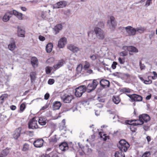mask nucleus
I'll list each match as a JSON object with an SVG mask.
<instances>
[{
    "label": "nucleus",
    "mask_w": 157,
    "mask_h": 157,
    "mask_svg": "<svg viewBox=\"0 0 157 157\" xmlns=\"http://www.w3.org/2000/svg\"><path fill=\"white\" fill-rule=\"evenodd\" d=\"M150 155V151H146L144 153L142 157H149Z\"/></svg>",
    "instance_id": "obj_41"
},
{
    "label": "nucleus",
    "mask_w": 157,
    "mask_h": 157,
    "mask_svg": "<svg viewBox=\"0 0 157 157\" xmlns=\"http://www.w3.org/2000/svg\"><path fill=\"white\" fill-rule=\"evenodd\" d=\"M11 11H7L4 15L2 20L4 22H7L9 20L10 18L12 16Z\"/></svg>",
    "instance_id": "obj_9"
},
{
    "label": "nucleus",
    "mask_w": 157,
    "mask_h": 157,
    "mask_svg": "<svg viewBox=\"0 0 157 157\" xmlns=\"http://www.w3.org/2000/svg\"><path fill=\"white\" fill-rule=\"evenodd\" d=\"M99 79H94L91 83L88 84L86 88L88 92L90 93L95 89L99 84Z\"/></svg>",
    "instance_id": "obj_2"
},
{
    "label": "nucleus",
    "mask_w": 157,
    "mask_h": 157,
    "mask_svg": "<svg viewBox=\"0 0 157 157\" xmlns=\"http://www.w3.org/2000/svg\"><path fill=\"white\" fill-rule=\"evenodd\" d=\"M8 95L7 94H5L2 95L1 97H2V98H3L5 99H6L8 97Z\"/></svg>",
    "instance_id": "obj_57"
},
{
    "label": "nucleus",
    "mask_w": 157,
    "mask_h": 157,
    "mask_svg": "<svg viewBox=\"0 0 157 157\" xmlns=\"http://www.w3.org/2000/svg\"><path fill=\"white\" fill-rule=\"evenodd\" d=\"M9 149L6 148L3 150L1 152V155L3 156V157L6 156L9 153Z\"/></svg>",
    "instance_id": "obj_32"
},
{
    "label": "nucleus",
    "mask_w": 157,
    "mask_h": 157,
    "mask_svg": "<svg viewBox=\"0 0 157 157\" xmlns=\"http://www.w3.org/2000/svg\"><path fill=\"white\" fill-rule=\"evenodd\" d=\"M86 86H81L75 89V95L77 97H80L82 94L86 91Z\"/></svg>",
    "instance_id": "obj_3"
},
{
    "label": "nucleus",
    "mask_w": 157,
    "mask_h": 157,
    "mask_svg": "<svg viewBox=\"0 0 157 157\" xmlns=\"http://www.w3.org/2000/svg\"><path fill=\"white\" fill-rule=\"evenodd\" d=\"M99 83L101 86L103 88L109 87V81L106 79H102L99 81Z\"/></svg>",
    "instance_id": "obj_8"
},
{
    "label": "nucleus",
    "mask_w": 157,
    "mask_h": 157,
    "mask_svg": "<svg viewBox=\"0 0 157 157\" xmlns=\"http://www.w3.org/2000/svg\"><path fill=\"white\" fill-rule=\"evenodd\" d=\"M39 40L41 41H43L45 40V37L42 36L40 35L39 36Z\"/></svg>",
    "instance_id": "obj_54"
},
{
    "label": "nucleus",
    "mask_w": 157,
    "mask_h": 157,
    "mask_svg": "<svg viewBox=\"0 0 157 157\" xmlns=\"http://www.w3.org/2000/svg\"><path fill=\"white\" fill-rule=\"evenodd\" d=\"M89 102L86 101H84L83 102V104L84 106H86V105H89Z\"/></svg>",
    "instance_id": "obj_63"
},
{
    "label": "nucleus",
    "mask_w": 157,
    "mask_h": 157,
    "mask_svg": "<svg viewBox=\"0 0 157 157\" xmlns=\"http://www.w3.org/2000/svg\"><path fill=\"white\" fill-rule=\"evenodd\" d=\"M12 15L13 14L16 16L19 20H21L23 19V14L21 13H20L17 11L15 10H13L11 11Z\"/></svg>",
    "instance_id": "obj_11"
},
{
    "label": "nucleus",
    "mask_w": 157,
    "mask_h": 157,
    "mask_svg": "<svg viewBox=\"0 0 157 157\" xmlns=\"http://www.w3.org/2000/svg\"><path fill=\"white\" fill-rule=\"evenodd\" d=\"M29 148V145L28 144L25 143L23 145L22 150L24 151H26L28 150Z\"/></svg>",
    "instance_id": "obj_39"
},
{
    "label": "nucleus",
    "mask_w": 157,
    "mask_h": 157,
    "mask_svg": "<svg viewBox=\"0 0 157 157\" xmlns=\"http://www.w3.org/2000/svg\"><path fill=\"white\" fill-rule=\"evenodd\" d=\"M25 31V30H18L17 34L19 36L24 37Z\"/></svg>",
    "instance_id": "obj_34"
},
{
    "label": "nucleus",
    "mask_w": 157,
    "mask_h": 157,
    "mask_svg": "<svg viewBox=\"0 0 157 157\" xmlns=\"http://www.w3.org/2000/svg\"><path fill=\"white\" fill-rule=\"evenodd\" d=\"M128 48V51H129V54L130 55L132 54V52H138V49L135 47L130 46Z\"/></svg>",
    "instance_id": "obj_27"
},
{
    "label": "nucleus",
    "mask_w": 157,
    "mask_h": 157,
    "mask_svg": "<svg viewBox=\"0 0 157 157\" xmlns=\"http://www.w3.org/2000/svg\"><path fill=\"white\" fill-rule=\"evenodd\" d=\"M65 63V62L64 60L61 59L56 64L54 65V68L56 69H57L63 66Z\"/></svg>",
    "instance_id": "obj_19"
},
{
    "label": "nucleus",
    "mask_w": 157,
    "mask_h": 157,
    "mask_svg": "<svg viewBox=\"0 0 157 157\" xmlns=\"http://www.w3.org/2000/svg\"><path fill=\"white\" fill-rule=\"evenodd\" d=\"M82 71L84 72L83 74H84L85 75H88L93 73V71L91 69H88L82 70Z\"/></svg>",
    "instance_id": "obj_33"
},
{
    "label": "nucleus",
    "mask_w": 157,
    "mask_h": 157,
    "mask_svg": "<svg viewBox=\"0 0 157 157\" xmlns=\"http://www.w3.org/2000/svg\"><path fill=\"white\" fill-rule=\"evenodd\" d=\"M90 66V64L87 61H85L84 63V64L83 67H82V70L86 69H89Z\"/></svg>",
    "instance_id": "obj_37"
},
{
    "label": "nucleus",
    "mask_w": 157,
    "mask_h": 157,
    "mask_svg": "<svg viewBox=\"0 0 157 157\" xmlns=\"http://www.w3.org/2000/svg\"><path fill=\"white\" fill-rule=\"evenodd\" d=\"M133 121H135V122L133 123L134 125H142L144 124V121L141 120V119L139 118L138 120H135Z\"/></svg>",
    "instance_id": "obj_29"
},
{
    "label": "nucleus",
    "mask_w": 157,
    "mask_h": 157,
    "mask_svg": "<svg viewBox=\"0 0 157 157\" xmlns=\"http://www.w3.org/2000/svg\"><path fill=\"white\" fill-rule=\"evenodd\" d=\"M105 22L104 21H100L98 23V26L100 28H98V29H101V28H103L104 26Z\"/></svg>",
    "instance_id": "obj_38"
},
{
    "label": "nucleus",
    "mask_w": 157,
    "mask_h": 157,
    "mask_svg": "<svg viewBox=\"0 0 157 157\" xmlns=\"http://www.w3.org/2000/svg\"><path fill=\"white\" fill-rule=\"evenodd\" d=\"M61 98L63 102L69 103L73 99V96L71 94H65L61 97Z\"/></svg>",
    "instance_id": "obj_6"
},
{
    "label": "nucleus",
    "mask_w": 157,
    "mask_h": 157,
    "mask_svg": "<svg viewBox=\"0 0 157 157\" xmlns=\"http://www.w3.org/2000/svg\"><path fill=\"white\" fill-rule=\"evenodd\" d=\"M127 96L130 98L132 101H142L143 99L142 97L141 96L136 94L132 95L128 94Z\"/></svg>",
    "instance_id": "obj_7"
},
{
    "label": "nucleus",
    "mask_w": 157,
    "mask_h": 157,
    "mask_svg": "<svg viewBox=\"0 0 157 157\" xmlns=\"http://www.w3.org/2000/svg\"><path fill=\"white\" fill-rule=\"evenodd\" d=\"M118 147L119 149L122 152H125L129 147V144L125 140H121L119 142Z\"/></svg>",
    "instance_id": "obj_1"
},
{
    "label": "nucleus",
    "mask_w": 157,
    "mask_h": 157,
    "mask_svg": "<svg viewBox=\"0 0 157 157\" xmlns=\"http://www.w3.org/2000/svg\"><path fill=\"white\" fill-rule=\"evenodd\" d=\"M38 123L41 125H44L47 123L46 118L44 117H40L38 119Z\"/></svg>",
    "instance_id": "obj_20"
},
{
    "label": "nucleus",
    "mask_w": 157,
    "mask_h": 157,
    "mask_svg": "<svg viewBox=\"0 0 157 157\" xmlns=\"http://www.w3.org/2000/svg\"><path fill=\"white\" fill-rule=\"evenodd\" d=\"M90 58L93 60H94L96 59V57L95 55H93L90 56Z\"/></svg>",
    "instance_id": "obj_58"
},
{
    "label": "nucleus",
    "mask_w": 157,
    "mask_h": 157,
    "mask_svg": "<svg viewBox=\"0 0 157 157\" xmlns=\"http://www.w3.org/2000/svg\"><path fill=\"white\" fill-rule=\"evenodd\" d=\"M38 60L37 58L33 57H32L31 59V63L34 67H36L38 65Z\"/></svg>",
    "instance_id": "obj_23"
},
{
    "label": "nucleus",
    "mask_w": 157,
    "mask_h": 157,
    "mask_svg": "<svg viewBox=\"0 0 157 157\" xmlns=\"http://www.w3.org/2000/svg\"><path fill=\"white\" fill-rule=\"evenodd\" d=\"M55 82V80L53 79H49L48 81V83L49 85H52Z\"/></svg>",
    "instance_id": "obj_47"
},
{
    "label": "nucleus",
    "mask_w": 157,
    "mask_h": 157,
    "mask_svg": "<svg viewBox=\"0 0 157 157\" xmlns=\"http://www.w3.org/2000/svg\"><path fill=\"white\" fill-rule=\"evenodd\" d=\"M99 135L100 138H102L104 141H106L107 139H109V136H107L106 134L103 133L101 132H99Z\"/></svg>",
    "instance_id": "obj_26"
},
{
    "label": "nucleus",
    "mask_w": 157,
    "mask_h": 157,
    "mask_svg": "<svg viewBox=\"0 0 157 157\" xmlns=\"http://www.w3.org/2000/svg\"><path fill=\"white\" fill-rule=\"evenodd\" d=\"M21 130V127H19L14 131V133L13 134V137L15 139H17L19 137L20 135Z\"/></svg>",
    "instance_id": "obj_17"
},
{
    "label": "nucleus",
    "mask_w": 157,
    "mask_h": 157,
    "mask_svg": "<svg viewBox=\"0 0 157 157\" xmlns=\"http://www.w3.org/2000/svg\"><path fill=\"white\" fill-rule=\"evenodd\" d=\"M113 101L114 103L117 104L120 101V99L118 96H113Z\"/></svg>",
    "instance_id": "obj_31"
},
{
    "label": "nucleus",
    "mask_w": 157,
    "mask_h": 157,
    "mask_svg": "<svg viewBox=\"0 0 157 157\" xmlns=\"http://www.w3.org/2000/svg\"><path fill=\"white\" fill-rule=\"evenodd\" d=\"M107 25L110 29H114L117 26V23L114 17L112 16L110 17L107 21Z\"/></svg>",
    "instance_id": "obj_4"
},
{
    "label": "nucleus",
    "mask_w": 157,
    "mask_h": 157,
    "mask_svg": "<svg viewBox=\"0 0 157 157\" xmlns=\"http://www.w3.org/2000/svg\"><path fill=\"white\" fill-rule=\"evenodd\" d=\"M152 73L154 75L153 76H152L151 77V78L153 79H155L157 77V74L154 71H153Z\"/></svg>",
    "instance_id": "obj_51"
},
{
    "label": "nucleus",
    "mask_w": 157,
    "mask_h": 157,
    "mask_svg": "<svg viewBox=\"0 0 157 157\" xmlns=\"http://www.w3.org/2000/svg\"><path fill=\"white\" fill-rule=\"evenodd\" d=\"M148 79L144 80V83L146 84H150L151 83L152 81L151 80L149 79V77H148Z\"/></svg>",
    "instance_id": "obj_44"
},
{
    "label": "nucleus",
    "mask_w": 157,
    "mask_h": 157,
    "mask_svg": "<svg viewBox=\"0 0 157 157\" xmlns=\"http://www.w3.org/2000/svg\"><path fill=\"white\" fill-rule=\"evenodd\" d=\"M123 152L121 151H116L114 155L115 157H124V155Z\"/></svg>",
    "instance_id": "obj_30"
},
{
    "label": "nucleus",
    "mask_w": 157,
    "mask_h": 157,
    "mask_svg": "<svg viewBox=\"0 0 157 157\" xmlns=\"http://www.w3.org/2000/svg\"><path fill=\"white\" fill-rule=\"evenodd\" d=\"M5 99L2 98V97H0V104H2L4 102Z\"/></svg>",
    "instance_id": "obj_59"
},
{
    "label": "nucleus",
    "mask_w": 157,
    "mask_h": 157,
    "mask_svg": "<svg viewBox=\"0 0 157 157\" xmlns=\"http://www.w3.org/2000/svg\"><path fill=\"white\" fill-rule=\"evenodd\" d=\"M93 31L96 34L98 39H103L104 38V34L103 30H94Z\"/></svg>",
    "instance_id": "obj_10"
},
{
    "label": "nucleus",
    "mask_w": 157,
    "mask_h": 157,
    "mask_svg": "<svg viewBox=\"0 0 157 157\" xmlns=\"http://www.w3.org/2000/svg\"><path fill=\"white\" fill-rule=\"evenodd\" d=\"M67 39L64 37L61 38L59 41L58 47L59 48H62L67 43Z\"/></svg>",
    "instance_id": "obj_12"
},
{
    "label": "nucleus",
    "mask_w": 157,
    "mask_h": 157,
    "mask_svg": "<svg viewBox=\"0 0 157 157\" xmlns=\"http://www.w3.org/2000/svg\"><path fill=\"white\" fill-rule=\"evenodd\" d=\"M118 61L120 64H123L125 62L124 59L123 58H122L121 57H119L118 58Z\"/></svg>",
    "instance_id": "obj_49"
},
{
    "label": "nucleus",
    "mask_w": 157,
    "mask_h": 157,
    "mask_svg": "<svg viewBox=\"0 0 157 157\" xmlns=\"http://www.w3.org/2000/svg\"><path fill=\"white\" fill-rule=\"evenodd\" d=\"M46 72L47 74H48L51 73V69L49 67H47L45 68Z\"/></svg>",
    "instance_id": "obj_45"
},
{
    "label": "nucleus",
    "mask_w": 157,
    "mask_h": 157,
    "mask_svg": "<svg viewBox=\"0 0 157 157\" xmlns=\"http://www.w3.org/2000/svg\"><path fill=\"white\" fill-rule=\"evenodd\" d=\"M44 141L43 139H38L34 141L33 145L34 146L36 147H40L43 145Z\"/></svg>",
    "instance_id": "obj_13"
},
{
    "label": "nucleus",
    "mask_w": 157,
    "mask_h": 157,
    "mask_svg": "<svg viewBox=\"0 0 157 157\" xmlns=\"http://www.w3.org/2000/svg\"><path fill=\"white\" fill-rule=\"evenodd\" d=\"M61 105V103L60 101H56L53 103L52 109L53 110L59 109Z\"/></svg>",
    "instance_id": "obj_18"
},
{
    "label": "nucleus",
    "mask_w": 157,
    "mask_h": 157,
    "mask_svg": "<svg viewBox=\"0 0 157 157\" xmlns=\"http://www.w3.org/2000/svg\"><path fill=\"white\" fill-rule=\"evenodd\" d=\"M56 135H55L54 136H52L51 138L49 140L50 142H53L54 143H56L57 140V139L56 137Z\"/></svg>",
    "instance_id": "obj_40"
},
{
    "label": "nucleus",
    "mask_w": 157,
    "mask_h": 157,
    "mask_svg": "<svg viewBox=\"0 0 157 157\" xmlns=\"http://www.w3.org/2000/svg\"><path fill=\"white\" fill-rule=\"evenodd\" d=\"M21 111H23L25 108V105L24 103H22L20 106Z\"/></svg>",
    "instance_id": "obj_48"
},
{
    "label": "nucleus",
    "mask_w": 157,
    "mask_h": 157,
    "mask_svg": "<svg viewBox=\"0 0 157 157\" xmlns=\"http://www.w3.org/2000/svg\"><path fill=\"white\" fill-rule=\"evenodd\" d=\"M28 128L29 129H35L38 128L37 124V121L35 118H33L28 123Z\"/></svg>",
    "instance_id": "obj_5"
},
{
    "label": "nucleus",
    "mask_w": 157,
    "mask_h": 157,
    "mask_svg": "<svg viewBox=\"0 0 157 157\" xmlns=\"http://www.w3.org/2000/svg\"><path fill=\"white\" fill-rule=\"evenodd\" d=\"M151 2V1H149V0H147V1L146 2V4H145V6H149L150 5V3Z\"/></svg>",
    "instance_id": "obj_60"
},
{
    "label": "nucleus",
    "mask_w": 157,
    "mask_h": 157,
    "mask_svg": "<svg viewBox=\"0 0 157 157\" xmlns=\"http://www.w3.org/2000/svg\"><path fill=\"white\" fill-rule=\"evenodd\" d=\"M67 2L65 1H61L57 2L54 5V7L55 8H59L65 7L67 5Z\"/></svg>",
    "instance_id": "obj_14"
},
{
    "label": "nucleus",
    "mask_w": 157,
    "mask_h": 157,
    "mask_svg": "<svg viewBox=\"0 0 157 157\" xmlns=\"http://www.w3.org/2000/svg\"><path fill=\"white\" fill-rule=\"evenodd\" d=\"M31 80L32 82L34 81L35 80V73L34 72H31L30 74Z\"/></svg>",
    "instance_id": "obj_42"
},
{
    "label": "nucleus",
    "mask_w": 157,
    "mask_h": 157,
    "mask_svg": "<svg viewBox=\"0 0 157 157\" xmlns=\"http://www.w3.org/2000/svg\"><path fill=\"white\" fill-rule=\"evenodd\" d=\"M132 90L128 88H123L120 90V92L124 94H127L130 93Z\"/></svg>",
    "instance_id": "obj_28"
},
{
    "label": "nucleus",
    "mask_w": 157,
    "mask_h": 157,
    "mask_svg": "<svg viewBox=\"0 0 157 157\" xmlns=\"http://www.w3.org/2000/svg\"><path fill=\"white\" fill-rule=\"evenodd\" d=\"M125 123L126 124H129V125H131V122H132V121H131L129 120H126L125 121Z\"/></svg>",
    "instance_id": "obj_62"
},
{
    "label": "nucleus",
    "mask_w": 157,
    "mask_h": 157,
    "mask_svg": "<svg viewBox=\"0 0 157 157\" xmlns=\"http://www.w3.org/2000/svg\"><path fill=\"white\" fill-rule=\"evenodd\" d=\"M139 30H126L128 34L129 35H134L136 34V32Z\"/></svg>",
    "instance_id": "obj_35"
},
{
    "label": "nucleus",
    "mask_w": 157,
    "mask_h": 157,
    "mask_svg": "<svg viewBox=\"0 0 157 157\" xmlns=\"http://www.w3.org/2000/svg\"><path fill=\"white\" fill-rule=\"evenodd\" d=\"M15 47L14 40L13 38H11L10 43L8 46V48L10 50L13 51L15 49Z\"/></svg>",
    "instance_id": "obj_21"
},
{
    "label": "nucleus",
    "mask_w": 157,
    "mask_h": 157,
    "mask_svg": "<svg viewBox=\"0 0 157 157\" xmlns=\"http://www.w3.org/2000/svg\"><path fill=\"white\" fill-rule=\"evenodd\" d=\"M64 23H60L56 25L54 27V29H62L63 28Z\"/></svg>",
    "instance_id": "obj_36"
},
{
    "label": "nucleus",
    "mask_w": 157,
    "mask_h": 157,
    "mask_svg": "<svg viewBox=\"0 0 157 157\" xmlns=\"http://www.w3.org/2000/svg\"><path fill=\"white\" fill-rule=\"evenodd\" d=\"M129 46H124L123 47H122V49L124 50H127L128 51H129Z\"/></svg>",
    "instance_id": "obj_61"
},
{
    "label": "nucleus",
    "mask_w": 157,
    "mask_h": 157,
    "mask_svg": "<svg viewBox=\"0 0 157 157\" xmlns=\"http://www.w3.org/2000/svg\"><path fill=\"white\" fill-rule=\"evenodd\" d=\"M82 66L78 65L77 67L76 70L78 73H80L82 71Z\"/></svg>",
    "instance_id": "obj_43"
},
{
    "label": "nucleus",
    "mask_w": 157,
    "mask_h": 157,
    "mask_svg": "<svg viewBox=\"0 0 157 157\" xmlns=\"http://www.w3.org/2000/svg\"><path fill=\"white\" fill-rule=\"evenodd\" d=\"M53 47V44L51 43L48 44L46 46V50L48 53H50L51 52Z\"/></svg>",
    "instance_id": "obj_25"
},
{
    "label": "nucleus",
    "mask_w": 157,
    "mask_h": 157,
    "mask_svg": "<svg viewBox=\"0 0 157 157\" xmlns=\"http://www.w3.org/2000/svg\"><path fill=\"white\" fill-rule=\"evenodd\" d=\"M143 128L144 130L147 131L148 130L149 127L147 125L144 124L143 126Z\"/></svg>",
    "instance_id": "obj_55"
},
{
    "label": "nucleus",
    "mask_w": 157,
    "mask_h": 157,
    "mask_svg": "<svg viewBox=\"0 0 157 157\" xmlns=\"http://www.w3.org/2000/svg\"><path fill=\"white\" fill-rule=\"evenodd\" d=\"M68 48L73 52H77L79 51L78 48L72 44L68 45Z\"/></svg>",
    "instance_id": "obj_22"
},
{
    "label": "nucleus",
    "mask_w": 157,
    "mask_h": 157,
    "mask_svg": "<svg viewBox=\"0 0 157 157\" xmlns=\"http://www.w3.org/2000/svg\"><path fill=\"white\" fill-rule=\"evenodd\" d=\"M117 64V62H113L111 65V67L112 69H115L116 68V65Z\"/></svg>",
    "instance_id": "obj_46"
},
{
    "label": "nucleus",
    "mask_w": 157,
    "mask_h": 157,
    "mask_svg": "<svg viewBox=\"0 0 157 157\" xmlns=\"http://www.w3.org/2000/svg\"><path fill=\"white\" fill-rule=\"evenodd\" d=\"M139 118L141 119V120L144 122H147L150 121V117L149 116L146 114H143L139 115Z\"/></svg>",
    "instance_id": "obj_15"
},
{
    "label": "nucleus",
    "mask_w": 157,
    "mask_h": 157,
    "mask_svg": "<svg viewBox=\"0 0 157 157\" xmlns=\"http://www.w3.org/2000/svg\"><path fill=\"white\" fill-rule=\"evenodd\" d=\"M46 12H42L41 13V17L43 18H45L46 17Z\"/></svg>",
    "instance_id": "obj_50"
},
{
    "label": "nucleus",
    "mask_w": 157,
    "mask_h": 157,
    "mask_svg": "<svg viewBox=\"0 0 157 157\" xmlns=\"http://www.w3.org/2000/svg\"><path fill=\"white\" fill-rule=\"evenodd\" d=\"M49 96H50V95H49V94L48 93H46L45 95H44V98L45 100H48L49 97Z\"/></svg>",
    "instance_id": "obj_53"
},
{
    "label": "nucleus",
    "mask_w": 157,
    "mask_h": 157,
    "mask_svg": "<svg viewBox=\"0 0 157 157\" xmlns=\"http://www.w3.org/2000/svg\"><path fill=\"white\" fill-rule=\"evenodd\" d=\"M72 110L73 112H74L75 111L77 110L78 109L76 106H74L72 109Z\"/></svg>",
    "instance_id": "obj_64"
},
{
    "label": "nucleus",
    "mask_w": 157,
    "mask_h": 157,
    "mask_svg": "<svg viewBox=\"0 0 157 157\" xmlns=\"http://www.w3.org/2000/svg\"><path fill=\"white\" fill-rule=\"evenodd\" d=\"M59 147L62 151H65L68 149V147L67 143L66 142H62L59 144Z\"/></svg>",
    "instance_id": "obj_16"
},
{
    "label": "nucleus",
    "mask_w": 157,
    "mask_h": 157,
    "mask_svg": "<svg viewBox=\"0 0 157 157\" xmlns=\"http://www.w3.org/2000/svg\"><path fill=\"white\" fill-rule=\"evenodd\" d=\"M140 68L141 70L144 69L145 66L144 64L141 63V61L140 62Z\"/></svg>",
    "instance_id": "obj_52"
},
{
    "label": "nucleus",
    "mask_w": 157,
    "mask_h": 157,
    "mask_svg": "<svg viewBox=\"0 0 157 157\" xmlns=\"http://www.w3.org/2000/svg\"><path fill=\"white\" fill-rule=\"evenodd\" d=\"M125 29H135L133 28L132 27L128 26L125 28Z\"/></svg>",
    "instance_id": "obj_56"
},
{
    "label": "nucleus",
    "mask_w": 157,
    "mask_h": 157,
    "mask_svg": "<svg viewBox=\"0 0 157 157\" xmlns=\"http://www.w3.org/2000/svg\"><path fill=\"white\" fill-rule=\"evenodd\" d=\"M115 118L118 119L117 121L119 122L122 124L125 123V121L126 120H125L124 118L119 117L117 115H115L113 117V119H114Z\"/></svg>",
    "instance_id": "obj_24"
}]
</instances>
